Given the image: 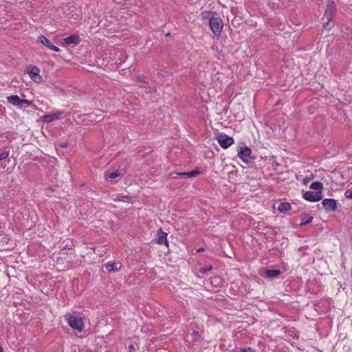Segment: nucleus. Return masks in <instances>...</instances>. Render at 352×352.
<instances>
[{
  "label": "nucleus",
  "mask_w": 352,
  "mask_h": 352,
  "mask_svg": "<svg viewBox=\"0 0 352 352\" xmlns=\"http://www.w3.org/2000/svg\"><path fill=\"white\" fill-rule=\"evenodd\" d=\"M200 173L197 170H192L190 172H182L177 173V175L185 177H193L199 175Z\"/></svg>",
  "instance_id": "f3484780"
},
{
  "label": "nucleus",
  "mask_w": 352,
  "mask_h": 352,
  "mask_svg": "<svg viewBox=\"0 0 352 352\" xmlns=\"http://www.w3.org/2000/svg\"><path fill=\"white\" fill-rule=\"evenodd\" d=\"M291 209V205L288 202H282L278 206V210L280 212H286Z\"/></svg>",
  "instance_id": "dca6fc26"
},
{
  "label": "nucleus",
  "mask_w": 352,
  "mask_h": 352,
  "mask_svg": "<svg viewBox=\"0 0 352 352\" xmlns=\"http://www.w3.org/2000/svg\"><path fill=\"white\" fill-rule=\"evenodd\" d=\"M322 204L327 212H333L337 209V202L333 199H324Z\"/></svg>",
  "instance_id": "1a4fd4ad"
},
{
  "label": "nucleus",
  "mask_w": 352,
  "mask_h": 352,
  "mask_svg": "<svg viewBox=\"0 0 352 352\" xmlns=\"http://www.w3.org/2000/svg\"><path fill=\"white\" fill-rule=\"evenodd\" d=\"M63 115L62 111H57L53 113H50L44 116V120L45 122H52L53 120L60 119Z\"/></svg>",
  "instance_id": "2eb2a0df"
},
{
  "label": "nucleus",
  "mask_w": 352,
  "mask_h": 352,
  "mask_svg": "<svg viewBox=\"0 0 352 352\" xmlns=\"http://www.w3.org/2000/svg\"><path fill=\"white\" fill-rule=\"evenodd\" d=\"M123 265L121 262H109L105 265V268L109 272H116L122 270Z\"/></svg>",
  "instance_id": "f8f14e48"
},
{
  "label": "nucleus",
  "mask_w": 352,
  "mask_h": 352,
  "mask_svg": "<svg viewBox=\"0 0 352 352\" xmlns=\"http://www.w3.org/2000/svg\"><path fill=\"white\" fill-rule=\"evenodd\" d=\"M7 101L20 109H22L24 106L23 99H21L16 95H12L7 97Z\"/></svg>",
  "instance_id": "ddd939ff"
},
{
  "label": "nucleus",
  "mask_w": 352,
  "mask_h": 352,
  "mask_svg": "<svg viewBox=\"0 0 352 352\" xmlns=\"http://www.w3.org/2000/svg\"><path fill=\"white\" fill-rule=\"evenodd\" d=\"M190 336L193 341H197L199 338V332L195 330L191 333Z\"/></svg>",
  "instance_id": "393cba45"
},
{
  "label": "nucleus",
  "mask_w": 352,
  "mask_h": 352,
  "mask_svg": "<svg viewBox=\"0 0 352 352\" xmlns=\"http://www.w3.org/2000/svg\"><path fill=\"white\" fill-rule=\"evenodd\" d=\"M351 172H352V167H351Z\"/></svg>",
  "instance_id": "c9c22d12"
},
{
  "label": "nucleus",
  "mask_w": 352,
  "mask_h": 352,
  "mask_svg": "<svg viewBox=\"0 0 352 352\" xmlns=\"http://www.w3.org/2000/svg\"><path fill=\"white\" fill-rule=\"evenodd\" d=\"M310 188L312 190H318V194L321 195L323 189V185L320 182H314L310 185Z\"/></svg>",
  "instance_id": "6ab92c4d"
},
{
  "label": "nucleus",
  "mask_w": 352,
  "mask_h": 352,
  "mask_svg": "<svg viewBox=\"0 0 352 352\" xmlns=\"http://www.w3.org/2000/svg\"><path fill=\"white\" fill-rule=\"evenodd\" d=\"M111 199L114 201H123V202H129L130 201V197H129L127 195H119L117 196L113 195Z\"/></svg>",
  "instance_id": "a211bd4d"
},
{
  "label": "nucleus",
  "mask_w": 352,
  "mask_h": 352,
  "mask_svg": "<svg viewBox=\"0 0 352 352\" xmlns=\"http://www.w3.org/2000/svg\"><path fill=\"white\" fill-rule=\"evenodd\" d=\"M67 323L69 327L78 331H82L83 329V321L81 317L76 316L71 314L65 315Z\"/></svg>",
  "instance_id": "7ed1b4c3"
},
{
  "label": "nucleus",
  "mask_w": 352,
  "mask_h": 352,
  "mask_svg": "<svg viewBox=\"0 0 352 352\" xmlns=\"http://www.w3.org/2000/svg\"><path fill=\"white\" fill-rule=\"evenodd\" d=\"M280 273L279 270H265V276L267 277H276Z\"/></svg>",
  "instance_id": "412c9836"
},
{
  "label": "nucleus",
  "mask_w": 352,
  "mask_h": 352,
  "mask_svg": "<svg viewBox=\"0 0 352 352\" xmlns=\"http://www.w3.org/2000/svg\"><path fill=\"white\" fill-rule=\"evenodd\" d=\"M210 30L216 35H219L223 29V22L217 13H213L209 20Z\"/></svg>",
  "instance_id": "f03ea898"
},
{
  "label": "nucleus",
  "mask_w": 352,
  "mask_h": 352,
  "mask_svg": "<svg viewBox=\"0 0 352 352\" xmlns=\"http://www.w3.org/2000/svg\"><path fill=\"white\" fill-rule=\"evenodd\" d=\"M314 217L310 215H305L301 219L300 226H305L312 222Z\"/></svg>",
  "instance_id": "aec40b11"
},
{
  "label": "nucleus",
  "mask_w": 352,
  "mask_h": 352,
  "mask_svg": "<svg viewBox=\"0 0 352 352\" xmlns=\"http://www.w3.org/2000/svg\"><path fill=\"white\" fill-rule=\"evenodd\" d=\"M43 289H46L45 290L44 289H41V292L43 294H47L49 293V290H50V288L49 287H43Z\"/></svg>",
  "instance_id": "2f4dec72"
},
{
  "label": "nucleus",
  "mask_w": 352,
  "mask_h": 352,
  "mask_svg": "<svg viewBox=\"0 0 352 352\" xmlns=\"http://www.w3.org/2000/svg\"><path fill=\"white\" fill-rule=\"evenodd\" d=\"M336 12V5L333 1H329L327 4L324 14L322 18L323 21V27L329 30L333 27L331 21L333 19Z\"/></svg>",
  "instance_id": "f257e3e1"
},
{
  "label": "nucleus",
  "mask_w": 352,
  "mask_h": 352,
  "mask_svg": "<svg viewBox=\"0 0 352 352\" xmlns=\"http://www.w3.org/2000/svg\"><path fill=\"white\" fill-rule=\"evenodd\" d=\"M204 250V248H199V249L196 251V252H203Z\"/></svg>",
  "instance_id": "72a5a7b5"
},
{
  "label": "nucleus",
  "mask_w": 352,
  "mask_h": 352,
  "mask_svg": "<svg viewBox=\"0 0 352 352\" xmlns=\"http://www.w3.org/2000/svg\"><path fill=\"white\" fill-rule=\"evenodd\" d=\"M303 198L305 200L310 201V202H316V201H319L320 200L322 199V196H321V195H320L317 192H315L306 191L303 194Z\"/></svg>",
  "instance_id": "9d476101"
},
{
  "label": "nucleus",
  "mask_w": 352,
  "mask_h": 352,
  "mask_svg": "<svg viewBox=\"0 0 352 352\" xmlns=\"http://www.w3.org/2000/svg\"><path fill=\"white\" fill-rule=\"evenodd\" d=\"M211 270H212V266L211 265H208L207 267H203V268L200 269L199 272H201V273H204V272L210 271Z\"/></svg>",
  "instance_id": "c756f323"
},
{
  "label": "nucleus",
  "mask_w": 352,
  "mask_h": 352,
  "mask_svg": "<svg viewBox=\"0 0 352 352\" xmlns=\"http://www.w3.org/2000/svg\"><path fill=\"white\" fill-rule=\"evenodd\" d=\"M344 196H345L346 198H347L349 199H352V188H349V189H347L344 192Z\"/></svg>",
  "instance_id": "bb28decb"
},
{
  "label": "nucleus",
  "mask_w": 352,
  "mask_h": 352,
  "mask_svg": "<svg viewBox=\"0 0 352 352\" xmlns=\"http://www.w3.org/2000/svg\"><path fill=\"white\" fill-rule=\"evenodd\" d=\"M309 181V177H305L303 179V184H307Z\"/></svg>",
  "instance_id": "473e14b6"
},
{
  "label": "nucleus",
  "mask_w": 352,
  "mask_h": 352,
  "mask_svg": "<svg viewBox=\"0 0 352 352\" xmlns=\"http://www.w3.org/2000/svg\"><path fill=\"white\" fill-rule=\"evenodd\" d=\"M239 352H255V350L252 347L239 348Z\"/></svg>",
  "instance_id": "cd10ccee"
},
{
  "label": "nucleus",
  "mask_w": 352,
  "mask_h": 352,
  "mask_svg": "<svg viewBox=\"0 0 352 352\" xmlns=\"http://www.w3.org/2000/svg\"><path fill=\"white\" fill-rule=\"evenodd\" d=\"M265 166L269 171H273L276 173H281L282 166L277 162L276 158L274 156H265Z\"/></svg>",
  "instance_id": "20e7f679"
},
{
  "label": "nucleus",
  "mask_w": 352,
  "mask_h": 352,
  "mask_svg": "<svg viewBox=\"0 0 352 352\" xmlns=\"http://www.w3.org/2000/svg\"><path fill=\"white\" fill-rule=\"evenodd\" d=\"M252 151L246 146H240L238 148V157L245 163H249L252 159Z\"/></svg>",
  "instance_id": "39448f33"
},
{
  "label": "nucleus",
  "mask_w": 352,
  "mask_h": 352,
  "mask_svg": "<svg viewBox=\"0 0 352 352\" xmlns=\"http://www.w3.org/2000/svg\"><path fill=\"white\" fill-rule=\"evenodd\" d=\"M217 140L220 146L223 148H228L234 144V139L226 134H220Z\"/></svg>",
  "instance_id": "423d86ee"
},
{
  "label": "nucleus",
  "mask_w": 352,
  "mask_h": 352,
  "mask_svg": "<svg viewBox=\"0 0 352 352\" xmlns=\"http://www.w3.org/2000/svg\"><path fill=\"white\" fill-rule=\"evenodd\" d=\"M130 351H131L133 349H134V346L133 345L129 346Z\"/></svg>",
  "instance_id": "f704fd0d"
},
{
  "label": "nucleus",
  "mask_w": 352,
  "mask_h": 352,
  "mask_svg": "<svg viewBox=\"0 0 352 352\" xmlns=\"http://www.w3.org/2000/svg\"><path fill=\"white\" fill-rule=\"evenodd\" d=\"M155 243L159 245L164 244L166 246L168 245L167 241V233L164 232L161 228L159 229L157 232Z\"/></svg>",
  "instance_id": "9b49d317"
},
{
  "label": "nucleus",
  "mask_w": 352,
  "mask_h": 352,
  "mask_svg": "<svg viewBox=\"0 0 352 352\" xmlns=\"http://www.w3.org/2000/svg\"><path fill=\"white\" fill-rule=\"evenodd\" d=\"M30 78L36 82L41 81V76L39 75L40 69L36 66L30 65L27 69Z\"/></svg>",
  "instance_id": "0eeeda50"
},
{
  "label": "nucleus",
  "mask_w": 352,
  "mask_h": 352,
  "mask_svg": "<svg viewBox=\"0 0 352 352\" xmlns=\"http://www.w3.org/2000/svg\"><path fill=\"white\" fill-rule=\"evenodd\" d=\"M243 334H245V333H243V331H237L234 334V339L235 340H239L243 336Z\"/></svg>",
  "instance_id": "a878e982"
},
{
  "label": "nucleus",
  "mask_w": 352,
  "mask_h": 352,
  "mask_svg": "<svg viewBox=\"0 0 352 352\" xmlns=\"http://www.w3.org/2000/svg\"><path fill=\"white\" fill-rule=\"evenodd\" d=\"M37 42L43 44L50 50H52L54 52H60V49L54 45L47 37L43 35H41L38 37Z\"/></svg>",
  "instance_id": "6e6552de"
},
{
  "label": "nucleus",
  "mask_w": 352,
  "mask_h": 352,
  "mask_svg": "<svg viewBox=\"0 0 352 352\" xmlns=\"http://www.w3.org/2000/svg\"><path fill=\"white\" fill-rule=\"evenodd\" d=\"M23 102L24 103V105L25 104L26 106H32V102L30 100H28L23 99Z\"/></svg>",
  "instance_id": "7c9ffc66"
},
{
  "label": "nucleus",
  "mask_w": 352,
  "mask_h": 352,
  "mask_svg": "<svg viewBox=\"0 0 352 352\" xmlns=\"http://www.w3.org/2000/svg\"><path fill=\"white\" fill-rule=\"evenodd\" d=\"M137 80H138V82L142 83V85H141L142 87H147L148 83H147V81H146V78L144 76H138Z\"/></svg>",
  "instance_id": "5701e85b"
},
{
  "label": "nucleus",
  "mask_w": 352,
  "mask_h": 352,
  "mask_svg": "<svg viewBox=\"0 0 352 352\" xmlns=\"http://www.w3.org/2000/svg\"><path fill=\"white\" fill-rule=\"evenodd\" d=\"M9 151H3V152L0 153V161L6 160L8 155H9Z\"/></svg>",
  "instance_id": "b1692460"
},
{
  "label": "nucleus",
  "mask_w": 352,
  "mask_h": 352,
  "mask_svg": "<svg viewBox=\"0 0 352 352\" xmlns=\"http://www.w3.org/2000/svg\"><path fill=\"white\" fill-rule=\"evenodd\" d=\"M64 42L69 45H78L80 42V38L78 35L72 34L63 38Z\"/></svg>",
  "instance_id": "4468645a"
},
{
  "label": "nucleus",
  "mask_w": 352,
  "mask_h": 352,
  "mask_svg": "<svg viewBox=\"0 0 352 352\" xmlns=\"http://www.w3.org/2000/svg\"><path fill=\"white\" fill-rule=\"evenodd\" d=\"M121 175V172L119 170H115L111 173H109L108 175H107V179H113L118 177Z\"/></svg>",
  "instance_id": "4be33fe9"
},
{
  "label": "nucleus",
  "mask_w": 352,
  "mask_h": 352,
  "mask_svg": "<svg viewBox=\"0 0 352 352\" xmlns=\"http://www.w3.org/2000/svg\"><path fill=\"white\" fill-rule=\"evenodd\" d=\"M234 288L233 287H228V294H230V298H234L236 294L234 292Z\"/></svg>",
  "instance_id": "c85d7f7f"
}]
</instances>
